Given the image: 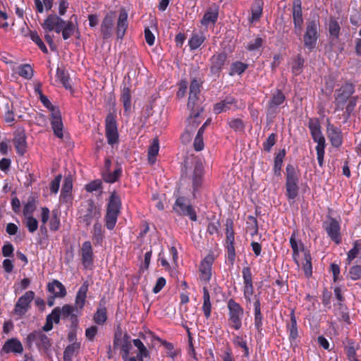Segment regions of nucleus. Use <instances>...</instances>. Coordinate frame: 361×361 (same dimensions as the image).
Wrapping results in <instances>:
<instances>
[{"label":"nucleus","mask_w":361,"mask_h":361,"mask_svg":"<svg viewBox=\"0 0 361 361\" xmlns=\"http://www.w3.org/2000/svg\"><path fill=\"white\" fill-rule=\"evenodd\" d=\"M286 329L289 333L288 339L290 344L293 343L296 344V341L299 337V332L294 309L290 311V321L286 323Z\"/></svg>","instance_id":"27"},{"label":"nucleus","mask_w":361,"mask_h":361,"mask_svg":"<svg viewBox=\"0 0 361 361\" xmlns=\"http://www.w3.org/2000/svg\"><path fill=\"white\" fill-rule=\"evenodd\" d=\"M328 30L330 35L334 39H338L341 33V25L338 20L335 17L329 18Z\"/></svg>","instance_id":"42"},{"label":"nucleus","mask_w":361,"mask_h":361,"mask_svg":"<svg viewBox=\"0 0 361 361\" xmlns=\"http://www.w3.org/2000/svg\"><path fill=\"white\" fill-rule=\"evenodd\" d=\"M335 313L341 317L340 320L350 324V319L347 306L343 302H338L335 307Z\"/></svg>","instance_id":"46"},{"label":"nucleus","mask_w":361,"mask_h":361,"mask_svg":"<svg viewBox=\"0 0 361 361\" xmlns=\"http://www.w3.org/2000/svg\"><path fill=\"white\" fill-rule=\"evenodd\" d=\"M242 276L243 279V296L247 303L251 302V297L254 293L253 276L250 267L248 265L242 269Z\"/></svg>","instance_id":"17"},{"label":"nucleus","mask_w":361,"mask_h":361,"mask_svg":"<svg viewBox=\"0 0 361 361\" xmlns=\"http://www.w3.org/2000/svg\"><path fill=\"white\" fill-rule=\"evenodd\" d=\"M228 124L231 128L235 132H243L245 129V124L242 119L238 118H233L228 121Z\"/></svg>","instance_id":"58"},{"label":"nucleus","mask_w":361,"mask_h":361,"mask_svg":"<svg viewBox=\"0 0 361 361\" xmlns=\"http://www.w3.org/2000/svg\"><path fill=\"white\" fill-rule=\"evenodd\" d=\"M56 78L66 90L72 89V86L70 82L69 74L64 68H57Z\"/></svg>","instance_id":"47"},{"label":"nucleus","mask_w":361,"mask_h":361,"mask_svg":"<svg viewBox=\"0 0 361 361\" xmlns=\"http://www.w3.org/2000/svg\"><path fill=\"white\" fill-rule=\"evenodd\" d=\"M214 262V257L212 254L207 255L200 262L199 271L200 279L204 283H208L212 277V267Z\"/></svg>","instance_id":"21"},{"label":"nucleus","mask_w":361,"mask_h":361,"mask_svg":"<svg viewBox=\"0 0 361 361\" xmlns=\"http://www.w3.org/2000/svg\"><path fill=\"white\" fill-rule=\"evenodd\" d=\"M133 345L137 348L138 353L136 356H129L126 361H144L145 358L150 357L149 350L139 338L133 340Z\"/></svg>","instance_id":"29"},{"label":"nucleus","mask_w":361,"mask_h":361,"mask_svg":"<svg viewBox=\"0 0 361 361\" xmlns=\"http://www.w3.org/2000/svg\"><path fill=\"white\" fill-rule=\"evenodd\" d=\"M204 175V167L201 163H197L195 166L192 177V186L193 197H196V192L201 188Z\"/></svg>","instance_id":"26"},{"label":"nucleus","mask_w":361,"mask_h":361,"mask_svg":"<svg viewBox=\"0 0 361 361\" xmlns=\"http://www.w3.org/2000/svg\"><path fill=\"white\" fill-rule=\"evenodd\" d=\"M245 338L246 336L234 334L232 341L235 347L240 348L243 350V357H248L250 356V349Z\"/></svg>","instance_id":"36"},{"label":"nucleus","mask_w":361,"mask_h":361,"mask_svg":"<svg viewBox=\"0 0 361 361\" xmlns=\"http://www.w3.org/2000/svg\"><path fill=\"white\" fill-rule=\"evenodd\" d=\"M326 132L327 136L334 147H338L342 145V133L339 128L334 126L330 123H328Z\"/></svg>","instance_id":"30"},{"label":"nucleus","mask_w":361,"mask_h":361,"mask_svg":"<svg viewBox=\"0 0 361 361\" xmlns=\"http://www.w3.org/2000/svg\"><path fill=\"white\" fill-rule=\"evenodd\" d=\"M80 252L82 264L87 269L92 265L94 261L93 248L90 241H85L82 243Z\"/></svg>","instance_id":"25"},{"label":"nucleus","mask_w":361,"mask_h":361,"mask_svg":"<svg viewBox=\"0 0 361 361\" xmlns=\"http://www.w3.org/2000/svg\"><path fill=\"white\" fill-rule=\"evenodd\" d=\"M323 228L325 230L328 237L336 245L342 242L341 233V225L338 220L329 216L328 220L323 223Z\"/></svg>","instance_id":"15"},{"label":"nucleus","mask_w":361,"mask_h":361,"mask_svg":"<svg viewBox=\"0 0 361 361\" xmlns=\"http://www.w3.org/2000/svg\"><path fill=\"white\" fill-rule=\"evenodd\" d=\"M320 23L319 18L310 19L306 23L303 35L304 46L309 51L313 50L319 37Z\"/></svg>","instance_id":"7"},{"label":"nucleus","mask_w":361,"mask_h":361,"mask_svg":"<svg viewBox=\"0 0 361 361\" xmlns=\"http://www.w3.org/2000/svg\"><path fill=\"white\" fill-rule=\"evenodd\" d=\"M355 91V86L350 82H345L339 89L336 90L334 104L336 110H343L347 101L352 97Z\"/></svg>","instance_id":"10"},{"label":"nucleus","mask_w":361,"mask_h":361,"mask_svg":"<svg viewBox=\"0 0 361 361\" xmlns=\"http://www.w3.org/2000/svg\"><path fill=\"white\" fill-rule=\"evenodd\" d=\"M228 58V54L225 51L216 53L212 55L209 59L210 67L209 70L212 75L219 76L226 61Z\"/></svg>","instance_id":"20"},{"label":"nucleus","mask_w":361,"mask_h":361,"mask_svg":"<svg viewBox=\"0 0 361 361\" xmlns=\"http://www.w3.org/2000/svg\"><path fill=\"white\" fill-rule=\"evenodd\" d=\"M133 341L130 340V336L127 334H124L123 336V341L121 345V355L122 360L126 361V359L130 356V351L132 349Z\"/></svg>","instance_id":"40"},{"label":"nucleus","mask_w":361,"mask_h":361,"mask_svg":"<svg viewBox=\"0 0 361 361\" xmlns=\"http://www.w3.org/2000/svg\"><path fill=\"white\" fill-rule=\"evenodd\" d=\"M173 209L177 214L188 216L192 221H196L197 219V214L194 207L190 204V201L185 197H177Z\"/></svg>","instance_id":"12"},{"label":"nucleus","mask_w":361,"mask_h":361,"mask_svg":"<svg viewBox=\"0 0 361 361\" xmlns=\"http://www.w3.org/2000/svg\"><path fill=\"white\" fill-rule=\"evenodd\" d=\"M290 245L293 250V259L294 262L299 266V254L300 252H304L306 250H305V245L303 243L299 240H298L296 239V232L293 231L291 234V236L290 238Z\"/></svg>","instance_id":"32"},{"label":"nucleus","mask_w":361,"mask_h":361,"mask_svg":"<svg viewBox=\"0 0 361 361\" xmlns=\"http://www.w3.org/2000/svg\"><path fill=\"white\" fill-rule=\"evenodd\" d=\"M206 40V37L203 33H192L191 37L188 40V46L191 51L196 50Z\"/></svg>","instance_id":"45"},{"label":"nucleus","mask_w":361,"mask_h":361,"mask_svg":"<svg viewBox=\"0 0 361 361\" xmlns=\"http://www.w3.org/2000/svg\"><path fill=\"white\" fill-rule=\"evenodd\" d=\"M277 135L276 133H271L266 141L263 142V149L269 152L271 150V148L275 145L276 142Z\"/></svg>","instance_id":"61"},{"label":"nucleus","mask_w":361,"mask_h":361,"mask_svg":"<svg viewBox=\"0 0 361 361\" xmlns=\"http://www.w3.org/2000/svg\"><path fill=\"white\" fill-rule=\"evenodd\" d=\"M228 325L230 329L238 331L243 326L244 309L234 299L230 298L227 302Z\"/></svg>","instance_id":"6"},{"label":"nucleus","mask_w":361,"mask_h":361,"mask_svg":"<svg viewBox=\"0 0 361 361\" xmlns=\"http://www.w3.org/2000/svg\"><path fill=\"white\" fill-rule=\"evenodd\" d=\"M61 318L63 320L68 319L71 322L70 328H78L79 324L78 313L74 306L68 304L59 307Z\"/></svg>","instance_id":"22"},{"label":"nucleus","mask_w":361,"mask_h":361,"mask_svg":"<svg viewBox=\"0 0 361 361\" xmlns=\"http://www.w3.org/2000/svg\"><path fill=\"white\" fill-rule=\"evenodd\" d=\"M50 111L51 126L54 131V134L59 138L63 137L61 114L59 108L56 106H52L49 109Z\"/></svg>","instance_id":"18"},{"label":"nucleus","mask_w":361,"mask_h":361,"mask_svg":"<svg viewBox=\"0 0 361 361\" xmlns=\"http://www.w3.org/2000/svg\"><path fill=\"white\" fill-rule=\"evenodd\" d=\"M30 39L38 46V47L42 52L45 54L48 53V49L45 44L43 42V41L42 40V39L40 38V37L36 31H30Z\"/></svg>","instance_id":"59"},{"label":"nucleus","mask_w":361,"mask_h":361,"mask_svg":"<svg viewBox=\"0 0 361 361\" xmlns=\"http://www.w3.org/2000/svg\"><path fill=\"white\" fill-rule=\"evenodd\" d=\"M93 320L98 325H103L107 320V310L105 307L97 308L94 314Z\"/></svg>","instance_id":"53"},{"label":"nucleus","mask_w":361,"mask_h":361,"mask_svg":"<svg viewBox=\"0 0 361 361\" xmlns=\"http://www.w3.org/2000/svg\"><path fill=\"white\" fill-rule=\"evenodd\" d=\"M304 63L305 59L301 54H298L292 58L290 63L292 73L295 75H300L303 71Z\"/></svg>","instance_id":"44"},{"label":"nucleus","mask_w":361,"mask_h":361,"mask_svg":"<svg viewBox=\"0 0 361 361\" xmlns=\"http://www.w3.org/2000/svg\"><path fill=\"white\" fill-rule=\"evenodd\" d=\"M292 17L294 25V34L297 36H300L302 34V26L304 23L301 0L293 1Z\"/></svg>","instance_id":"16"},{"label":"nucleus","mask_w":361,"mask_h":361,"mask_svg":"<svg viewBox=\"0 0 361 361\" xmlns=\"http://www.w3.org/2000/svg\"><path fill=\"white\" fill-rule=\"evenodd\" d=\"M25 343L28 349L31 350L33 345L39 352L47 353L52 345L51 338L41 330H35L30 332L25 339Z\"/></svg>","instance_id":"4"},{"label":"nucleus","mask_w":361,"mask_h":361,"mask_svg":"<svg viewBox=\"0 0 361 361\" xmlns=\"http://www.w3.org/2000/svg\"><path fill=\"white\" fill-rule=\"evenodd\" d=\"M35 293L32 290L26 291L16 302L13 308V314L22 319L31 308V304L35 298Z\"/></svg>","instance_id":"14"},{"label":"nucleus","mask_w":361,"mask_h":361,"mask_svg":"<svg viewBox=\"0 0 361 361\" xmlns=\"http://www.w3.org/2000/svg\"><path fill=\"white\" fill-rule=\"evenodd\" d=\"M26 222L25 226L30 233H33L38 228V221L37 220L32 216L30 215L25 217Z\"/></svg>","instance_id":"63"},{"label":"nucleus","mask_w":361,"mask_h":361,"mask_svg":"<svg viewBox=\"0 0 361 361\" xmlns=\"http://www.w3.org/2000/svg\"><path fill=\"white\" fill-rule=\"evenodd\" d=\"M286 154V149H282L275 156L273 171L274 174L278 176H281V168Z\"/></svg>","instance_id":"49"},{"label":"nucleus","mask_w":361,"mask_h":361,"mask_svg":"<svg viewBox=\"0 0 361 361\" xmlns=\"http://www.w3.org/2000/svg\"><path fill=\"white\" fill-rule=\"evenodd\" d=\"M47 290L54 297L63 298L66 295L65 286L56 279L47 284Z\"/></svg>","instance_id":"35"},{"label":"nucleus","mask_w":361,"mask_h":361,"mask_svg":"<svg viewBox=\"0 0 361 361\" xmlns=\"http://www.w3.org/2000/svg\"><path fill=\"white\" fill-rule=\"evenodd\" d=\"M131 91L129 87H126V85L121 90V101L123 103L124 111L128 113L130 111L131 109Z\"/></svg>","instance_id":"43"},{"label":"nucleus","mask_w":361,"mask_h":361,"mask_svg":"<svg viewBox=\"0 0 361 361\" xmlns=\"http://www.w3.org/2000/svg\"><path fill=\"white\" fill-rule=\"evenodd\" d=\"M76 20L75 15H73L70 20L66 21L56 14H49L44 20L42 27L46 32H61L63 39L67 40L73 35L75 30L78 29Z\"/></svg>","instance_id":"1"},{"label":"nucleus","mask_w":361,"mask_h":361,"mask_svg":"<svg viewBox=\"0 0 361 361\" xmlns=\"http://www.w3.org/2000/svg\"><path fill=\"white\" fill-rule=\"evenodd\" d=\"M361 251V243L360 240H355L353 243V247L347 253L346 264H350L352 261L358 257Z\"/></svg>","instance_id":"52"},{"label":"nucleus","mask_w":361,"mask_h":361,"mask_svg":"<svg viewBox=\"0 0 361 361\" xmlns=\"http://www.w3.org/2000/svg\"><path fill=\"white\" fill-rule=\"evenodd\" d=\"M23 352V346L21 342L16 338L8 339L4 344L1 353H18L21 354Z\"/></svg>","instance_id":"31"},{"label":"nucleus","mask_w":361,"mask_h":361,"mask_svg":"<svg viewBox=\"0 0 361 361\" xmlns=\"http://www.w3.org/2000/svg\"><path fill=\"white\" fill-rule=\"evenodd\" d=\"M13 144L17 154L23 156L27 152V144L26 135L24 130H18L14 133Z\"/></svg>","instance_id":"28"},{"label":"nucleus","mask_w":361,"mask_h":361,"mask_svg":"<svg viewBox=\"0 0 361 361\" xmlns=\"http://www.w3.org/2000/svg\"><path fill=\"white\" fill-rule=\"evenodd\" d=\"M88 290V284L87 282L83 283V284L80 287L75 300V308L76 309L77 312H80V311L84 307L87 293Z\"/></svg>","instance_id":"34"},{"label":"nucleus","mask_w":361,"mask_h":361,"mask_svg":"<svg viewBox=\"0 0 361 361\" xmlns=\"http://www.w3.org/2000/svg\"><path fill=\"white\" fill-rule=\"evenodd\" d=\"M248 68V64L242 61H235L231 64L229 69V75L243 74Z\"/></svg>","instance_id":"51"},{"label":"nucleus","mask_w":361,"mask_h":361,"mask_svg":"<svg viewBox=\"0 0 361 361\" xmlns=\"http://www.w3.org/2000/svg\"><path fill=\"white\" fill-rule=\"evenodd\" d=\"M122 171L121 168H118L112 173H109L104 176V180L106 183H114L118 180L121 175Z\"/></svg>","instance_id":"62"},{"label":"nucleus","mask_w":361,"mask_h":361,"mask_svg":"<svg viewBox=\"0 0 361 361\" xmlns=\"http://www.w3.org/2000/svg\"><path fill=\"white\" fill-rule=\"evenodd\" d=\"M18 73L25 79H31L33 76V70L30 64H24L19 66Z\"/></svg>","instance_id":"60"},{"label":"nucleus","mask_w":361,"mask_h":361,"mask_svg":"<svg viewBox=\"0 0 361 361\" xmlns=\"http://www.w3.org/2000/svg\"><path fill=\"white\" fill-rule=\"evenodd\" d=\"M286 196L288 200H295L299 193L300 173L292 164L286 167Z\"/></svg>","instance_id":"3"},{"label":"nucleus","mask_w":361,"mask_h":361,"mask_svg":"<svg viewBox=\"0 0 361 361\" xmlns=\"http://www.w3.org/2000/svg\"><path fill=\"white\" fill-rule=\"evenodd\" d=\"M202 82L200 80L194 78L191 80L190 85V93L188 102V107L190 109V115L189 118L199 117L202 109L200 110L199 106H197V102L199 99V94L200 93V87Z\"/></svg>","instance_id":"9"},{"label":"nucleus","mask_w":361,"mask_h":361,"mask_svg":"<svg viewBox=\"0 0 361 361\" xmlns=\"http://www.w3.org/2000/svg\"><path fill=\"white\" fill-rule=\"evenodd\" d=\"M73 189V180L71 176H66L64 178L63 183L62 185L60 197L61 198H66L68 196Z\"/></svg>","instance_id":"55"},{"label":"nucleus","mask_w":361,"mask_h":361,"mask_svg":"<svg viewBox=\"0 0 361 361\" xmlns=\"http://www.w3.org/2000/svg\"><path fill=\"white\" fill-rule=\"evenodd\" d=\"M264 3L262 0H255L251 6V18L250 23L258 21L262 15Z\"/></svg>","instance_id":"41"},{"label":"nucleus","mask_w":361,"mask_h":361,"mask_svg":"<svg viewBox=\"0 0 361 361\" xmlns=\"http://www.w3.org/2000/svg\"><path fill=\"white\" fill-rule=\"evenodd\" d=\"M237 103L238 101L235 97L231 95L226 96L224 99L214 104V112L219 114L231 109H236L238 108Z\"/></svg>","instance_id":"24"},{"label":"nucleus","mask_w":361,"mask_h":361,"mask_svg":"<svg viewBox=\"0 0 361 361\" xmlns=\"http://www.w3.org/2000/svg\"><path fill=\"white\" fill-rule=\"evenodd\" d=\"M61 221L59 212L53 210L51 212V217L49 221V228L52 231H56L60 228Z\"/></svg>","instance_id":"57"},{"label":"nucleus","mask_w":361,"mask_h":361,"mask_svg":"<svg viewBox=\"0 0 361 361\" xmlns=\"http://www.w3.org/2000/svg\"><path fill=\"white\" fill-rule=\"evenodd\" d=\"M104 238V230L102 224L95 222L93 226L92 241L95 246L102 245Z\"/></svg>","instance_id":"38"},{"label":"nucleus","mask_w":361,"mask_h":361,"mask_svg":"<svg viewBox=\"0 0 361 361\" xmlns=\"http://www.w3.org/2000/svg\"><path fill=\"white\" fill-rule=\"evenodd\" d=\"M80 348V343L73 342L67 345L63 351V361H72L73 357Z\"/></svg>","instance_id":"50"},{"label":"nucleus","mask_w":361,"mask_h":361,"mask_svg":"<svg viewBox=\"0 0 361 361\" xmlns=\"http://www.w3.org/2000/svg\"><path fill=\"white\" fill-rule=\"evenodd\" d=\"M121 207V201L116 192L111 193L107 204L106 213L105 215V226L107 229L113 230L117 222L118 216Z\"/></svg>","instance_id":"5"},{"label":"nucleus","mask_w":361,"mask_h":361,"mask_svg":"<svg viewBox=\"0 0 361 361\" xmlns=\"http://www.w3.org/2000/svg\"><path fill=\"white\" fill-rule=\"evenodd\" d=\"M115 18V11L108 12L103 18L100 25V33L104 40H108L112 37Z\"/></svg>","instance_id":"19"},{"label":"nucleus","mask_w":361,"mask_h":361,"mask_svg":"<svg viewBox=\"0 0 361 361\" xmlns=\"http://www.w3.org/2000/svg\"><path fill=\"white\" fill-rule=\"evenodd\" d=\"M159 140L157 138H154L148 149V160L150 163H154L155 158L159 152Z\"/></svg>","instance_id":"54"},{"label":"nucleus","mask_w":361,"mask_h":361,"mask_svg":"<svg viewBox=\"0 0 361 361\" xmlns=\"http://www.w3.org/2000/svg\"><path fill=\"white\" fill-rule=\"evenodd\" d=\"M203 292V305L202 307V312L204 317L209 319L212 314V302L210 300V295L208 288L204 286L202 288Z\"/></svg>","instance_id":"39"},{"label":"nucleus","mask_w":361,"mask_h":361,"mask_svg":"<svg viewBox=\"0 0 361 361\" xmlns=\"http://www.w3.org/2000/svg\"><path fill=\"white\" fill-rule=\"evenodd\" d=\"M286 95L281 90L276 89L273 91L267 104V116L271 118H275L279 112L280 106L286 102Z\"/></svg>","instance_id":"13"},{"label":"nucleus","mask_w":361,"mask_h":361,"mask_svg":"<svg viewBox=\"0 0 361 361\" xmlns=\"http://www.w3.org/2000/svg\"><path fill=\"white\" fill-rule=\"evenodd\" d=\"M312 256L309 250H305L304 253V262H302V269L305 276L307 278H310L312 275Z\"/></svg>","instance_id":"48"},{"label":"nucleus","mask_w":361,"mask_h":361,"mask_svg":"<svg viewBox=\"0 0 361 361\" xmlns=\"http://www.w3.org/2000/svg\"><path fill=\"white\" fill-rule=\"evenodd\" d=\"M226 259L228 261V262L231 265H233V264L235 261V257H236L234 244H226Z\"/></svg>","instance_id":"64"},{"label":"nucleus","mask_w":361,"mask_h":361,"mask_svg":"<svg viewBox=\"0 0 361 361\" xmlns=\"http://www.w3.org/2000/svg\"><path fill=\"white\" fill-rule=\"evenodd\" d=\"M219 18V8L217 6L214 5L209 7L204 13L202 20L201 24L203 26L207 27L209 24L214 25Z\"/></svg>","instance_id":"33"},{"label":"nucleus","mask_w":361,"mask_h":361,"mask_svg":"<svg viewBox=\"0 0 361 361\" xmlns=\"http://www.w3.org/2000/svg\"><path fill=\"white\" fill-rule=\"evenodd\" d=\"M308 128L310 129L311 136L314 142L317 145L315 147L317 152V159L320 167L324 165V150L326 147L325 137L322 135L321 130V125L319 121L317 118H311L308 121Z\"/></svg>","instance_id":"2"},{"label":"nucleus","mask_w":361,"mask_h":361,"mask_svg":"<svg viewBox=\"0 0 361 361\" xmlns=\"http://www.w3.org/2000/svg\"><path fill=\"white\" fill-rule=\"evenodd\" d=\"M128 13L124 8L119 11V15L116 22V34L117 39L122 40L128 27Z\"/></svg>","instance_id":"23"},{"label":"nucleus","mask_w":361,"mask_h":361,"mask_svg":"<svg viewBox=\"0 0 361 361\" xmlns=\"http://www.w3.org/2000/svg\"><path fill=\"white\" fill-rule=\"evenodd\" d=\"M264 43V40L261 37L257 36L253 40H250L245 48L249 51H255L262 47Z\"/></svg>","instance_id":"56"},{"label":"nucleus","mask_w":361,"mask_h":361,"mask_svg":"<svg viewBox=\"0 0 361 361\" xmlns=\"http://www.w3.org/2000/svg\"><path fill=\"white\" fill-rule=\"evenodd\" d=\"M80 214V222L85 224L86 226H90L94 220L97 222L102 216L100 209L91 199L82 204Z\"/></svg>","instance_id":"8"},{"label":"nucleus","mask_w":361,"mask_h":361,"mask_svg":"<svg viewBox=\"0 0 361 361\" xmlns=\"http://www.w3.org/2000/svg\"><path fill=\"white\" fill-rule=\"evenodd\" d=\"M105 135L109 145L113 147L119 142L116 116L114 113H109L105 118Z\"/></svg>","instance_id":"11"},{"label":"nucleus","mask_w":361,"mask_h":361,"mask_svg":"<svg viewBox=\"0 0 361 361\" xmlns=\"http://www.w3.org/2000/svg\"><path fill=\"white\" fill-rule=\"evenodd\" d=\"M348 345L345 347L347 358L348 361H360L357 355V350L359 349L353 339L348 340Z\"/></svg>","instance_id":"37"}]
</instances>
